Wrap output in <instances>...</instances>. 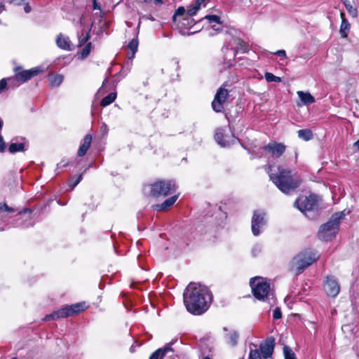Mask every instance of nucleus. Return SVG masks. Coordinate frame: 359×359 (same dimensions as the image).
Here are the masks:
<instances>
[{"mask_svg":"<svg viewBox=\"0 0 359 359\" xmlns=\"http://www.w3.org/2000/svg\"><path fill=\"white\" fill-rule=\"evenodd\" d=\"M212 301L208 288L199 283H191L184 292V302L189 312L201 315L208 309Z\"/></svg>","mask_w":359,"mask_h":359,"instance_id":"obj_1","label":"nucleus"},{"mask_svg":"<svg viewBox=\"0 0 359 359\" xmlns=\"http://www.w3.org/2000/svg\"><path fill=\"white\" fill-rule=\"evenodd\" d=\"M270 180L283 193L289 194L296 190L301 184L302 180L299 175L291 170L278 167V172L273 170L272 165L266 168Z\"/></svg>","mask_w":359,"mask_h":359,"instance_id":"obj_2","label":"nucleus"},{"mask_svg":"<svg viewBox=\"0 0 359 359\" xmlns=\"http://www.w3.org/2000/svg\"><path fill=\"white\" fill-rule=\"evenodd\" d=\"M250 284L256 299L268 302L271 306L275 304L273 292L271 290L270 284L266 279L262 277H255L250 280Z\"/></svg>","mask_w":359,"mask_h":359,"instance_id":"obj_3","label":"nucleus"},{"mask_svg":"<svg viewBox=\"0 0 359 359\" xmlns=\"http://www.w3.org/2000/svg\"><path fill=\"white\" fill-rule=\"evenodd\" d=\"M344 212H336L330 220L322 225L318 231V237L323 241H329L335 237L339 231L340 220L344 217Z\"/></svg>","mask_w":359,"mask_h":359,"instance_id":"obj_4","label":"nucleus"},{"mask_svg":"<svg viewBox=\"0 0 359 359\" xmlns=\"http://www.w3.org/2000/svg\"><path fill=\"white\" fill-rule=\"evenodd\" d=\"M318 258L316 252L311 250L300 252L291 261V269L295 271L297 274H299L315 262Z\"/></svg>","mask_w":359,"mask_h":359,"instance_id":"obj_5","label":"nucleus"},{"mask_svg":"<svg viewBox=\"0 0 359 359\" xmlns=\"http://www.w3.org/2000/svg\"><path fill=\"white\" fill-rule=\"evenodd\" d=\"M86 309V304L77 303L69 306H66L50 314L46 315L43 318L44 320L49 321L52 320H57L60 318H67L84 311Z\"/></svg>","mask_w":359,"mask_h":359,"instance_id":"obj_6","label":"nucleus"},{"mask_svg":"<svg viewBox=\"0 0 359 359\" xmlns=\"http://www.w3.org/2000/svg\"><path fill=\"white\" fill-rule=\"evenodd\" d=\"M294 206L309 217L308 214L316 210L318 208V197L314 194H311L309 196H302L295 201Z\"/></svg>","mask_w":359,"mask_h":359,"instance_id":"obj_7","label":"nucleus"},{"mask_svg":"<svg viewBox=\"0 0 359 359\" xmlns=\"http://www.w3.org/2000/svg\"><path fill=\"white\" fill-rule=\"evenodd\" d=\"M150 194L153 196H167L175 192L177 186L172 180H160L149 186Z\"/></svg>","mask_w":359,"mask_h":359,"instance_id":"obj_8","label":"nucleus"},{"mask_svg":"<svg viewBox=\"0 0 359 359\" xmlns=\"http://www.w3.org/2000/svg\"><path fill=\"white\" fill-rule=\"evenodd\" d=\"M40 72V68L34 67L29 70H24L16 73L15 77L8 79L9 81V86H11L12 88L18 87L22 83H25L36 76Z\"/></svg>","mask_w":359,"mask_h":359,"instance_id":"obj_9","label":"nucleus"},{"mask_svg":"<svg viewBox=\"0 0 359 359\" xmlns=\"http://www.w3.org/2000/svg\"><path fill=\"white\" fill-rule=\"evenodd\" d=\"M265 215V212L262 210H255L254 212L251 221V229L254 236H259L261 232V228L266 225Z\"/></svg>","mask_w":359,"mask_h":359,"instance_id":"obj_10","label":"nucleus"},{"mask_svg":"<svg viewBox=\"0 0 359 359\" xmlns=\"http://www.w3.org/2000/svg\"><path fill=\"white\" fill-rule=\"evenodd\" d=\"M231 50V57L234 58L236 55L238 53H245L248 50V47L245 43L238 38H233L229 44L222 48V51L226 54V51L229 49Z\"/></svg>","mask_w":359,"mask_h":359,"instance_id":"obj_11","label":"nucleus"},{"mask_svg":"<svg viewBox=\"0 0 359 359\" xmlns=\"http://www.w3.org/2000/svg\"><path fill=\"white\" fill-rule=\"evenodd\" d=\"M229 96V91L220 87L214 97L213 101L212 102V109L215 112H221L224 109V104Z\"/></svg>","mask_w":359,"mask_h":359,"instance_id":"obj_12","label":"nucleus"},{"mask_svg":"<svg viewBox=\"0 0 359 359\" xmlns=\"http://www.w3.org/2000/svg\"><path fill=\"white\" fill-rule=\"evenodd\" d=\"M324 290L328 296L335 297L340 292V286L337 278L327 276L324 284Z\"/></svg>","mask_w":359,"mask_h":359,"instance_id":"obj_13","label":"nucleus"},{"mask_svg":"<svg viewBox=\"0 0 359 359\" xmlns=\"http://www.w3.org/2000/svg\"><path fill=\"white\" fill-rule=\"evenodd\" d=\"M264 151L268 152L273 158H279L285 151V146L282 143L270 142L263 147Z\"/></svg>","mask_w":359,"mask_h":359,"instance_id":"obj_14","label":"nucleus"},{"mask_svg":"<svg viewBox=\"0 0 359 359\" xmlns=\"http://www.w3.org/2000/svg\"><path fill=\"white\" fill-rule=\"evenodd\" d=\"M274 345V340L273 339H269L259 344V351L264 359H267L272 355Z\"/></svg>","mask_w":359,"mask_h":359,"instance_id":"obj_15","label":"nucleus"},{"mask_svg":"<svg viewBox=\"0 0 359 359\" xmlns=\"http://www.w3.org/2000/svg\"><path fill=\"white\" fill-rule=\"evenodd\" d=\"M176 340H172L166 344L163 348L156 350L149 357V359H163L168 352H173L174 350L171 346L175 343Z\"/></svg>","mask_w":359,"mask_h":359,"instance_id":"obj_16","label":"nucleus"},{"mask_svg":"<svg viewBox=\"0 0 359 359\" xmlns=\"http://www.w3.org/2000/svg\"><path fill=\"white\" fill-rule=\"evenodd\" d=\"M223 330L226 332L224 336L226 343L231 346H236L239 337L238 332L234 330H229L227 327H224Z\"/></svg>","mask_w":359,"mask_h":359,"instance_id":"obj_17","label":"nucleus"},{"mask_svg":"<svg viewBox=\"0 0 359 359\" xmlns=\"http://www.w3.org/2000/svg\"><path fill=\"white\" fill-rule=\"evenodd\" d=\"M341 18V23L340 26L339 33L343 38H346L349 32L351 25L345 17L344 12L341 11L340 13Z\"/></svg>","mask_w":359,"mask_h":359,"instance_id":"obj_18","label":"nucleus"},{"mask_svg":"<svg viewBox=\"0 0 359 359\" xmlns=\"http://www.w3.org/2000/svg\"><path fill=\"white\" fill-rule=\"evenodd\" d=\"M56 43L60 48L63 50H69L71 49V41L69 39L62 34L57 35Z\"/></svg>","mask_w":359,"mask_h":359,"instance_id":"obj_19","label":"nucleus"},{"mask_svg":"<svg viewBox=\"0 0 359 359\" xmlns=\"http://www.w3.org/2000/svg\"><path fill=\"white\" fill-rule=\"evenodd\" d=\"M215 138L216 142L222 147L229 146L231 142L234 141V139L233 137H231V141L224 139V135L222 129L217 130L215 135Z\"/></svg>","mask_w":359,"mask_h":359,"instance_id":"obj_20","label":"nucleus"},{"mask_svg":"<svg viewBox=\"0 0 359 359\" xmlns=\"http://www.w3.org/2000/svg\"><path fill=\"white\" fill-rule=\"evenodd\" d=\"M92 142V136L90 135H86L83 139V142L82 144L80 146L78 150V156H84L88 149H89Z\"/></svg>","mask_w":359,"mask_h":359,"instance_id":"obj_21","label":"nucleus"},{"mask_svg":"<svg viewBox=\"0 0 359 359\" xmlns=\"http://www.w3.org/2000/svg\"><path fill=\"white\" fill-rule=\"evenodd\" d=\"M177 198H178V195H175V196L170 197L169 198L166 199L161 204L157 205L156 206V210H157L158 211H161V210H164L171 207L176 202Z\"/></svg>","mask_w":359,"mask_h":359,"instance_id":"obj_22","label":"nucleus"},{"mask_svg":"<svg viewBox=\"0 0 359 359\" xmlns=\"http://www.w3.org/2000/svg\"><path fill=\"white\" fill-rule=\"evenodd\" d=\"M297 95L302 102V103L305 105H309L315 102V98L313 95H311L309 93H304L303 91H297Z\"/></svg>","mask_w":359,"mask_h":359,"instance_id":"obj_23","label":"nucleus"},{"mask_svg":"<svg viewBox=\"0 0 359 359\" xmlns=\"http://www.w3.org/2000/svg\"><path fill=\"white\" fill-rule=\"evenodd\" d=\"M93 23L91 24L90 27H88L86 29H83L81 34L79 36V46H83L90 38V32L91 29V27Z\"/></svg>","mask_w":359,"mask_h":359,"instance_id":"obj_24","label":"nucleus"},{"mask_svg":"<svg viewBox=\"0 0 359 359\" xmlns=\"http://www.w3.org/2000/svg\"><path fill=\"white\" fill-rule=\"evenodd\" d=\"M138 39L137 38L133 39L128 44V48L131 51V54H128V57L133 59L135 57L138 48Z\"/></svg>","mask_w":359,"mask_h":359,"instance_id":"obj_25","label":"nucleus"},{"mask_svg":"<svg viewBox=\"0 0 359 359\" xmlns=\"http://www.w3.org/2000/svg\"><path fill=\"white\" fill-rule=\"evenodd\" d=\"M64 77L61 74H50L48 76L50 84L53 87L59 86L63 81Z\"/></svg>","mask_w":359,"mask_h":359,"instance_id":"obj_26","label":"nucleus"},{"mask_svg":"<svg viewBox=\"0 0 359 359\" xmlns=\"http://www.w3.org/2000/svg\"><path fill=\"white\" fill-rule=\"evenodd\" d=\"M299 138L304 140L309 141L313 138V134L310 129H302L297 131Z\"/></svg>","mask_w":359,"mask_h":359,"instance_id":"obj_27","label":"nucleus"},{"mask_svg":"<svg viewBox=\"0 0 359 359\" xmlns=\"http://www.w3.org/2000/svg\"><path fill=\"white\" fill-rule=\"evenodd\" d=\"M26 147L25 142H20V143H11L8 147V151L11 154H14L18 151H25Z\"/></svg>","mask_w":359,"mask_h":359,"instance_id":"obj_28","label":"nucleus"},{"mask_svg":"<svg viewBox=\"0 0 359 359\" xmlns=\"http://www.w3.org/2000/svg\"><path fill=\"white\" fill-rule=\"evenodd\" d=\"M204 19H206L210 24H212V27L215 30H217L218 29L216 28L215 24L221 25L222 21L220 20V18L216 15H208L205 16Z\"/></svg>","mask_w":359,"mask_h":359,"instance_id":"obj_29","label":"nucleus"},{"mask_svg":"<svg viewBox=\"0 0 359 359\" xmlns=\"http://www.w3.org/2000/svg\"><path fill=\"white\" fill-rule=\"evenodd\" d=\"M116 93H111L102 100L100 104L102 107H105L109 105L110 104H111L112 102H114V100H116Z\"/></svg>","mask_w":359,"mask_h":359,"instance_id":"obj_30","label":"nucleus"},{"mask_svg":"<svg viewBox=\"0 0 359 359\" xmlns=\"http://www.w3.org/2000/svg\"><path fill=\"white\" fill-rule=\"evenodd\" d=\"M344 6L346 7L349 15L353 18H356L358 16V12L356 8L353 7V6L350 4L348 0H344L343 1Z\"/></svg>","mask_w":359,"mask_h":359,"instance_id":"obj_31","label":"nucleus"},{"mask_svg":"<svg viewBox=\"0 0 359 359\" xmlns=\"http://www.w3.org/2000/svg\"><path fill=\"white\" fill-rule=\"evenodd\" d=\"M264 77H265V79L268 81V82H280L281 81V78L279 77V76H275L274 74H273L272 73H270V72H266L265 73V75H264Z\"/></svg>","mask_w":359,"mask_h":359,"instance_id":"obj_32","label":"nucleus"},{"mask_svg":"<svg viewBox=\"0 0 359 359\" xmlns=\"http://www.w3.org/2000/svg\"><path fill=\"white\" fill-rule=\"evenodd\" d=\"M283 353L285 359H296L295 354L288 346H285L283 348Z\"/></svg>","mask_w":359,"mask_h":359,"instance_id":"obj_33","label":"nucleus"},{"mask_svg":"<svg viewBox=\"0 0 359 359\" xmlns=\"http://www.w3.org/2000/svg\"><path fill=\"white\" fill-rule=\"evenodd\" d=\"M262 355L259 349H250L249 359H262Z\"/></svg>","mask_w":359,"mask_h":359,"instance_id":"obj_34","label":"nucleus"},{"mask_svg":"<svg viewBox=\"0 0 359 359\" xmlns=\"http://www.w3.org/2000/svg\"><path fill=\"white\" fill-rule=\"evenodd\" d=\"M92 44L91 43H88L81 50V58H86L90 53Z\"/></svg>","mask_w":359,"mask_h":359,"instance_id":"obj_35","label":"nucleus"},{"mask_svg":"<svg viewBox=\"0 0 359 359\" xmlns=\"http://www.w3.org/2000/svg\"><path fill=\"white\" fill-rule=\"evenodd\" d=\"M194 20L191 18V17L187 16L182 19V25L184 27H191L194 25Z\"/></svg>","mask_w":359,"mask_h":359,"instance_id":"obj_36","label":"nucleus"},{"mask_svg":"<svg viewBox=\"0 0 359 359\" xmlns=\"http://www.w3.org/2000/svg\"><path fill=\"white\" fill-rule=\"evenodd\" d=\"M201 6H202L198 5L197 4V1H196L194 6L188 10L189 16L192 17L193 15H194L197 13V11L201 8Z\"/></svg>","mask_w":359,"mask_h":359,"instance_id":"obj_37","label":"nucleus"},{"mask_svg":"<svg viewBox=\"0 0 359 359\" xmlns=\"http://www.w3.org/2000/svg\"><path fill=\"white\" fill-rule=\"evenodd\" d=\"M12 88L9 86L8 79H3L0 81V93L3 92L6 88Z\"/></svg>","mask_w":359,"mask_h":359,"instance_id":"obj_38","label":"nucleus"},{"mask_svg":"<svg viewBox=\"0 0 359 359\" xmlns=\"http://www.w3.org/2000/svg\"><path fill=\"white\" fill-rule=\"evenodd\" d=\"M184 13H185L184 8V7H179L177 9V11H176V12H175V15L173 16L174 20H176L177 16H182V15H183L184 14Z\"/></svg>","mask_w":359,"mask_h":359,"instance_id":"obj_39","label":"nucleus"},{"mask_svg":"<svg viewBox=\"0 0 359 359\" xmlns=\"http://www.w3.org/2000/svg\"><path fill=\"white\" fill-rule=\"evenodd\" d=\"M0 210L6 211V212H14V210L12 208L8 207L6 203H0Z\"/></svg>","mask_w":359,"mask_h":359,"instance_id":"obj_40","label":"nucleus"},{"mask_svg":"<svg viewBox=\"0 0 359 359\" xmlns=\"http://www.w3.org/2000/svg\"><path fill=\"white\" fill-rule=\"evenodd\" d=\"M273 317L274 319H280L282 317V314H281V311H280V309L279 308H276L273 311Z\"/></svg>","mask_w":359,"mask_h":359,"instance_id":"obj_41","label":"nucleus"},{"mask_svg":"<svg viewBox=\"0 0 359 359\" xmlns=\"http://www.w3.org/2000/svg\"><path fill=\"white\" fill-rule=\"evenodd\" d=\"M262 248L259 245H255L252 250L253 256H257L261 252Z\"/></svg>","mask_w":359,"mask_h":359,"instance_id":"obj_42","label":"nucleus"},{"mask_svg":"<svg viewBox=\"0 0 359 359\" xmlns=\"http://www.w3.org/2000/svg\"><path fill=\"white\" fill-rule=\"evenodd\" d=\"M6 149V144L4 141L3 137L0 135V152H4Z\"/></svg>","mask_w":359,"mask_h":359,"instance_id":"obj_43","label":"nucleus"},{"mask_svg":"<svg viewBox=\"0 0 359 359\" xmlns=\"http://www.w3.org/2000/svg\"><path fill=\"white\" fill-rule=\"evenodd\" d=\"M25 0H10L9 3L11 4H15L17 6H20L22 4H24Z\"/></svg>","mask_w":359,"mask_h":359,"instance_id":"obj_44","label":"nucleus"},{"mask_svg":"<svg viewBox=\"0 0 359 359\" xmlns=\"http://www.w3.org/2000/svg\"><path fill=\"white\" fill-rule=\"evenodd\" d=\"M198 5H201L202 6H205L208 2L210 0H196Z\"/></svg>","mask_w":359,"mask_h":359,"instance_id":"obj_45","label":"nucleus"},{"mask_svg":"<svg viewBox=\"0 0 359 359\" xmlns=\"http://www.w3.org/2000/svg\"><path fill=\"white\" fill-rule=\"evenodd\" d=\"M276 55L280 56V57H285L286 53L284 50H279L276 53Z\"/></svg>","mask_w":359,"mask_h":359,"instance_id":"obj_46","label":"nucleus"},{"mask_svg":"<svg viewBox=\"0 0 359 359\" xmlns=\"http://www.w3.org/2000/svg\"><path fill=\"white\" fill-rule=\"evenodd\" d=\"M145 3H151L154 2L155 4H162V0H144Z\"/></svg>","mask_w":359,"mask_h":359,"instance_id":"obj_47","label":"nucleus"},{"mask_svg":"<svg viewBox=\"0 0 359 359\" xmlns=\"http://www.w3.org/2000/svg\"><path fill=\"white\" fill-rule=\"evenodd\" d=\"M24 10H25V12L26 13H29L31 12L32 8H31V6L29 5L28 3L25 4V7H24Z\"/></svg>","mask_w":359,"mask_h":359,"instance_id":"obj_48","label":"nucleus"},{"mask_svg":"<svg viewBox=\"0 0 359 359\" xmlns=\"http://www.w3.org/2000/svg\"><path fill=\"white\" fill-rule=\"evenodd\" d=\"M82 180V175H80L77 180H76V182L73 184V185L72 186V189H74L79 182L80 181Z\"/></svg>","mask_w":359,"mask_h":359,"instance_id":"obj_49","label":"nucleus"},{"mask_svg":"<svg viewBox=\"0 0 359 359\" xmlns=\"http://www.w3.org/2000/svg\"><path fill=\"white\" fill-rule=\"evenodd\" d=\"M227 60H228V59H227V57H225V58H224V62H225V64H226L228 67H230V66L233 65V62H231V58H229V60H228V61H226Z\"/></svg>","mask_w":359,"mask_h":359,"instance_id":"obj_50","label":"nucleus"},{"mask_svg":"<svg viewBox=\"0 0 359 359\" xmlns=\"http://www.w3.org/2000/svg\"><path fill=\"white\" fill-rule=\"evenodd\" d=\"M93 7H94V9H99V10L100 9V6L97 3L96 0H93Z\"/></svg>","mask_w":359,"mask_h":359,"instance_id":"obj_51","label":"nucleus"},{"mask_svg":"<svg viewBox=\"0 0 359 359\" xmlns=\"http://www.w3.org/2000/svg\"><path fill=\"white\" fill-rule=\"evenodd\" d=\"M354 147L359 150V139L354 143Z\"/></svg>","mask_w":359,"mask_h":359,"instance_id":"obj_52","label":"nucleus"},{"mask_svg":"<svg viewBox=\"0 0 359 359\" xmlns=\"http://www.w3.org/2000/svg\"><path fill=\"white\" fill-rule=\"evenodd\" d=\"M146 18H147V19L151 20H154V18H153L151 15H149L147 16Z\"/></svg>","mask_w":359,"mask_h":359,"instance_id":"obj_53","label":"nucleus"},{"mask_svg":"<svg viewBox=\"0 0 359 359\" xmlns=\"http://www.w3.org/2000/svg\"><path fill=\"white\" fill-rule=\"evenodd\" d=\"M2 126H3V123H2L1 120L0 119V130L2 128Z\"/></svg>","mask_w":359,"mask_h":359,"instance_id":"obj_54","label":"nucleus"},{"mask_svg":"<svg viewBox=\"0 0 359 359\" xmlns=\"http://www.w3.org/2000/svg\"><path fill=\"white\" fill-rule=\"evenodd\" d=\"M30 212V211H29V210H25V212H24V213H26V212Z\"/></svg>","mask_w":359,"mask_h":359,"instance_id":"obj_55","label":"nucleus"},{"mask_svg":"<svg viewBox=\"0 0 359 359\" xmlns=\"http://www.w3.org/2000/svg\"><path fill=\"white\" fill-rule=\"evenodd\" d=\"M19 69H20V67H16V68L15 69V72H17Z\"/></svg>","mask_w":359,"mask_h":359,"instance_id":"obj_56","label":"nucleus"},{"mask_svg":"<svg viewBox=\"0 0 359 359\" xmlns=\"http://www.w3.org/2000/svg\"><path fill=\"white\" fill-rule=\"evenodd\" d=\"M204 359H210L209 357H205Z\"/></svg>","mask_w":359,"mask_h":359,"instance_id":"obj_57","label":"nucleus"},{"mask_svg":"<svg viewBox=\"0 0 359 359\" xmlns=\"http://www.w3.org/2000/svg\"><path fill=\"white\" fill-rule=\"evenodd\" d=\"M15 83V82H11L12 85H14Z\"/></svg>","mask_w":359,"mask_h":359,"instance_id":"obj_58","label":"nucleus"},{"mask_svg":"<svg viewBox=\"0 0 359 359\" xmlns=\"http://www.w3.org/2000/svg\"><path fill=\"white\" fill-rule=\"evenodd\" d=\"M240 359H244V358H240Z\"/></svg>","mask_w":359,"mask_h":359,"instance_id":"obj_59","label":"nucleus"}]
</instances>
